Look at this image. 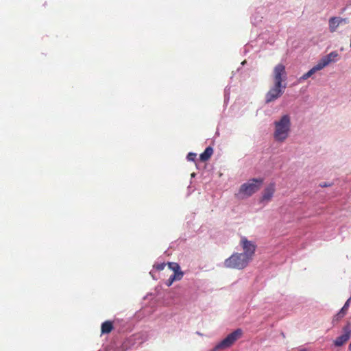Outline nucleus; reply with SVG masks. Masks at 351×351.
Returning a JSON list of instances; mask_svg holds the SVG:
<instances>
[{"label": "nucleus", "instance_id": "6ab92c4d", "mask_svg": "<svg viewBox=\"0 0 351 351\" xmlns=\"http://www.w3.org/2000/svg\"><path fill=\"white\" fill-rule=\"evenodd\" d=\"M158 271H162L165 269V263H158L154 266Z\"/></svg>", "mask_w": 351, "mask_h": 351}, {"label": "nucleus", "instance_id": "dca6fc26", "mask_svg": "<svg viewBox=\"0 0 351 351\" xmlns=\"http://www.w3.org/2000/svg\"><path fill=\"white\" fill-rule=\"evenodd\" d=\"M168 267L170 269L173 271V272L180 269V267L177 263H173V262L169 263Z\"/></svg>", "mask_w": 351, "mask_h": 351}, {"label": "nucleus", "instance_id": "0eeeda50", "mask_svg": "<svg viewBox=\"0 0 351 351\" xmlns=\"http://www.w3.org/2000/svg\"><path fill=\"white\" fill-rule=\"evenodd\" d=\"M273 76L274 84H282V82L287 79V72L285 66L282 64H278L273 70Z\"/></svg>", "mask_w": 351, "mask_h": 351}, {"label": "nucleus", "instance_id": "9b49d317", "mask_svg": "<svg viewBox=\"0 0 351 351\" xmlns=\"http://www.w3.org/2000/svg\"><path fill=\"white\" fill-rule=\"evenodd\" d=\"M346 19H339L337 17H332L329 20V27L332 32H334L337 27L343 21L346 22Z\"/></svg>", "mask_w": 351, "mask_h": 351}, {"label": "nucleus", "instance_id": "f3484780", "mask_svg": "<svg viewBox=\"0 0 351 351\" xmlns=\"http://www.w3.org/2000/svg\"><path fill=\"white\" fill-rule=\"evenodd\" d=\"M346 315L343 313L341 311H339V313H337L332 319V323L335 324V322L337 323L340 319H341Z\"/></svg>", "mask_w": 351, "mask_h": 351}, {"label": "nucleus", "instance_id": "f8f14e48", "mask_svg": "<svg viewBox=\"0 0 351 351\" xmlns=\"http://www.w3.org/2000/svg\"><path fill=\"white\" fill-rule=\"evenodd\" d=\"M320 70H322L321 67L318 65V64H317L312 69H311L307 73H304L302 76H301L299 78V82H302V81L307 80L308 78L311 77L315 73H316L317 71H320Z\"/></svg>", "mask_w": 351, "mask_h": 351}, {"label": "nucleus", "instance_id": "4468645a", "mask_svg": "<svg viewBox=\"0 0 351 351\" xmlns=\"http://www.w3.org/2000/svg\"><path fill=\"white\" fill-rule=\"evenodd\" d=\"M213 154V148L211 147H206L204 152L202 153L199 156L200 160L202 162L207 161L211 157Z\"/></svg>", "mask_w": 351, "mask_h": 351}, {"label": "nucleus", "instance_id": "1a4fd4ad", "mask_svg": "<svg viewBox=\"0 0 351 351\" xmlns=\"http://www.w3.org/2000/svg\"><path fill=\"white\" fill-rule=\"evenodd\" d=\"M339 56L336 51L330 52L329 54L324 56L317 63L318 65L323 69L331 62H335L337 60Z\"/></svg>", "mask_w": 351, "mask_h": 351}, {"label": "nucleus", "instance_id": "f03ea898", "mask_svg": "<svg viewBox=\"0 0 351 351\" xmlns=\"http://www.w3.org/2000/svg\"><path fill=\"white\" fill-rule=\"evenodd\" d=\"M263 183L262 178H254L241 184L239 191V195L241 198L249 197L256 193Z\"/></svg>", "mask_w": 351, "mask_h": 351}, {"label": "nucleus", "instance_id": "f257e3e1", "mask_svg": "<svg viewBox=\"0 0 351 351\" xmlns=\"http://www.w3.org/2000/svg\"><path fill=\"white\" fill-rule=\"evenodd\" d=\"M275 132L274 136L278 141L283 142L289 136L291 128L289 115H283L279 121H275Z\"/></svg>", "mask_w": 351, "mask_h": 351}, {"label": "nucleus", "instance_id": "4be33fe9", "mask_svg": "<svg viewBox=\"0 0 351 351\" xmlns=\"http://www.w3.org/2000/svg\"><path fill=\"white\" fill-rule=\"evenodd\" d=\"M331 184H328L327 182H322L319 184V186L324 188L327 186H330Z\"/></svg>", "mask_w": 351, "mask_h": 351}, {"label": "nucleus", "instance_id": "2eb2a0df", "mask_svg": "<svg viewBox=\"0 0 351 351\" xmlns=\"http://www.w3.org/2000/svg\"><path fill=\"white\" fill-rule=\"evenodd\" d=\"M184 276L183 271H182L180 269L178 271H176L173 273L171 276L175 279V280H180Z\"/></svg>", "mask_w": 351, "mask_h": 351}, {"label": "nucleus", "instance_id": "39448f33", "mask_svg": "<svg viewBox=\"0 0 351 351\" xmlns=\"http://www.w3.org/2000/svg\"><path fill=\"white\" fill-rule=\"evenodd\" d=\"M240 245L243 250L242 254L248 258V259L252 261L256 247L254 243L247 240L246 237H242L240 241Z\"/></svg>", "mask_w": 351, "mask_h": 351}, {"label": "nucleus", "instance_id": "423d86ee", "mask_svg": "<svg viewBox=\"0 0 351 351\" xmlns=\"http://www.w3.org/2000/svg\"><path fill=\"white\" fill-rule=\"evenodd\" d=\"M285 88L286 84H279L277 86V84H274V87L266 94V102L270 103L279 98L282 95Z\"/></svg>", "mask_w": 351, "mask_h": 351}, {"label": "nucleus", "instance_id": "412c9836", "mask_svg": "<svg viewBox=\"0 0 351 351\" xmlns=\"http://www.w3.org/2000/svg\"><path fill=\"white\" fill-rule=\"evenodd\" d=\"M174 281H176L175 279L171 276L165 284L167 287H170Z\"/></svg>", "mask_w": 351, "mask_h": 351}, {"label": "nucleus", "instance_id": "ddd939ff", "mask_svg": "<svg viewBox=\"0 0 351 351\" xmlns=\"http://www.w3.org/2000/svg\"><path fill=\"white\" fill-rule=\"evenodd\" d=\"M113 329V324L111 321H106L102 323L101 326V334H108Z\"/></svg>", "mask_w": 351, "mask_h": 351}, {"label": "nucleus", "instance_id": "7ed1b4c3", "mask_svg": "<svg viewBox=\"0 0 351 351\" xmlns=\"http://www.w3.org/2000/svg\"><path fill=\"white\" fill-rule=\"evenodd\" d=\"M251 261L242 253H234L224 261L227 268L243 269L246 267Z\"/></svg>", "mask_w": 351, "mask_h": 351}, {"label": "nucleus", "instance_id": "a211bd4d", "mask_svg": "<svg viewBox=\"0 0 351 351\" xmlns=\"http://www.w3.org/2000/svg\"><path fill=\"white\" fill-rule=\"evenodd\" d=\"M351 300V298H349L346 302V303L344 304L343 306L341 308V309L340 310V311H341L343 313H344L345 315H346L347 313V311L348 310V308H349V306H350V302Z\"/></svg>", "mask_w": 351, "mask_h": 351}, {"label": "nucleus", "instance_id": "6e6552de", "mask_svg": "<svg viewBox=\"0 0 351 351\" xmlns=\"http://www.w3.org/2000/svg\"><path fill=\"white\" fill-rule=\"evenodd\" d=\"M343 334L337 337L333 341V343L336 347L342 346L350 339L351 337V327L350 322H348L347 324L343 326Z\"/></svg>", "mask_w": 351, "mask_h": 351}, {"label": "nucleus", "instance_id": "9d476101", "mask_svg": "<svg viewBox=\"0 0 351 351\" xmlns=\"http://www.w3.org/2000/svg\"><path fill=\"white\" fill-rule=\"evenodd\" d=\"M275 184H269L263 191L261 202H269L275 192Z\"/></svg>", "mask_w": 351, "mask_h": 351}, {"label": "nucleus", "instance_id": "20e7f679", "mask_svg": "<svg viewBox=\"0 0 351 351\" xmlns=\"http://www.w3.org/2000/svg\"><path fill=\"white\" fill-rule=\"evenodd\" d=\"M242 335V330L239 328L229 334L225 339L217 343L213 351H219L230 348Z\"/></svg>", "mask_w": 351, "mask_h": 351}, {"label": "nucleus", "instance_id": "aec40b11", "mask_svg": "<svg viewBox=\"0 0 351 351\" xmlns=\"http://www.w3.org/2000/svg\"><path fill=\"white\" fill-rule=\"evenodd\" d=\"M196 156H197L196 154L189 153L186 158L189 161H194L195 160Z\"/></svg>", "mask_w": 351, "mask_h": 351}]
</instances>
